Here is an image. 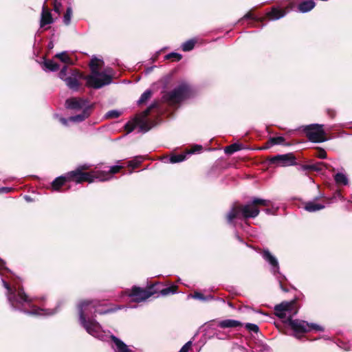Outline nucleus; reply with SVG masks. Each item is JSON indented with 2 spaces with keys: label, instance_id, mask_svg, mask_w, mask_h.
I'll return each instance as SVG.
<instances>
[{
  "label": "nucleus",
  "instance_id": "nucleus-16",
  "mask_svg": "<svg viewBox=\"0 0 352 352\" xmlns=\"http://www.w3.org/2000/svg\"><path fill=\"white\" fill-rule=\"evenodd\" d=\"M110 338L114 343L113 348L115 352H133L132 349L129 346L115 336L111 335Z\"/></svg>",
  "mask_w": 352,
  "mask_h": 352
},
{
  "label": "nucleus",
  "instance_id": "nucleus-32",
  "mask_svg": "<svg viewBox=\"0 0 352 352\" xmlns=\"http://www.w3.org/2000/svg\"><path fill=\"white\" fill-rule=\"evenodd\" d=\"M195 45V41L189 40L184 43L182 45V50L184 52L190 51L193 49Z\"/></svg>",
  "mask_w": 352,
  "mask_h": 352
},
{
  "label": "nucleus",
  "instance_id": "nucleus-44",
  "mask_svg": "<svg viewBox=\"0 0 352 352\" xmlns=\"http://www.w3.org/2000/svg\"><path fill=\"white\" fill-rule=\"evenodd\" d=\"M10 191H11L10 188L2 187L0 188V192L7 193V192H9Z\"/></svg>",
  "mask_w": 352,
  "mask_h": 352
},
{
  "label": "nucleus",
  "instance_id": "nucleus-48",
  "mask_svg": "<svg viewBox=\"0 0 352 352\" xmlns=\"http://www.w3.org/2000/svg\"><path fill=\"white\" fill-rule=\"evenodd\" d=\"M243 19H254V18L253 17V16L251 13H248L243 16Z\"/></svg>",
  "mask_w": 352,
  "mask_h": 352
},
{
  "label": "nucleus",
  "instance_id": "nucleus-4",
  "mask_svg": "<svg viewBox=\"0 0 352 352\" xmlns=\"http://www.w3.org/2000/svg\"><path fill=\"white\" fill-rule=\"evenodd\" d=\"M270 204V200L253 198L251 202L245 205L234 206L227 214V221L229 223H233L235 219L254 218L260 212L258 206H268Z\"/></svg>",
  "mask_w": 352,
  "mask_h": 352
},
{
  "label": "nucleus",
  "instance_id": "nucleus-20",
  "mask_svg": "<svg viewBox=\"0 0 352 352\" xmlns=\"http://www.w3.org/2000/svg\"><path fill=\"white\" fill-rule=\"evenodd\" d=\"M100 73L103 74L104 76L99 75V77L97 79L98 80V82L99 84L100 83H104L106 82V80H104L106 77H104V76H107L109 78V84H111V82L112 81V77L114 75L113 69L111 68H110V67H107L104 71L100 72Z\"/></svg>",
  "mask_w": 352,
  "mask_h": 352
},
{
  "label": "nucleus",
  "instance_id": "nucleus-22",
  "mask_svg": "<svg viewBox=\"0 0 352 352\" xmlns=\"http://www.w3.org/2000/svg\"><path fill=\"white\" fill-rule=\"evenodd\" d=\"M286 14V12L283 10H279L276 8H273L272 11L268 12L267 16L271 20H277L283 17Z\"/></svg>",
  "mask_w": 352,
  "mask_h": 352
},
{
  "label": "nucleus",
  "instance_id": "nucleus-23",
  "mask_svg": "<svg viewBox=\"0 0 352 352\" xmlns=\"http://www.w3.org/2000/svg\"><path fill=\"white\" fill-rule=\"evenodd\" d=\"M89 116V108L83 109L82 112L78 115L71 116L69 120L74 122H80L85 120Z\"/></svg>",
  "mask_w": 352,
  "mask_h": 352
},
{
  "label": "nucleus",
  "instance_id": "nucleus-12",
  "mask_svg": "<svg viewBox=\"0 0 352 352\" xmlns=\"http://www.w3.org/2000/svg\"><path fill=\"white\" fill-rule=\"evenodd\" d=\"M69 74V76L65 79V84L69 89L74 91L78 90L80 87L78 80L80 79H85V76H83L77 69H70Z\"/></svg>",
  "mask_w": 352,
  "mask_h": 352
},
{
  "label": "nucleus",
  "instance_id": "nucleus-40",
  "mask_svg": "<svg viewBox=\"0 0 352 352\" xmlns=\"http://www.w3.org/2000/svg\"><path fill=\"white\" fill-rule=\"evenodd\" d=\"M182 55L178 54V53H175V52H172V53H170L168 54H167L166 56V58L167 59H170V58H175V60H179L182 59Z\"/></svg>",
  "mask_w": 352,
  "mask_h": 352
},
{
  "label": "nucleus",
  "instance_id": "nucleus-9",
  "mask_svg": "<svg viewBox=\"0 0 352 352\" xmlns=\"http://www.w3.org/2000/svg\"><path fill=\"white\" fill-rule=\"evenodd\" d=\"M261 254L263 258L270 265L271 272L274 276H276L281 289L284 292H287V289H285L282 285V281L285 278V277L279 272V264L277 258L273 256L268 250H264Z\"/></svg>",
  "mask_w": 352,
  "mask_h": 352
},
{
  "label": "nucleus",
  "instance_id": "nucleus-39",
  "mask_svg": "<svg viewBox=\"0 0 352 352\" xmlns=\"http://www.w3.org/2000/svg\"><path fill=\"white\" fill-rule=\"evenodd\" d=\"M120 116V112L117 110H111L106 113V117L108 118H116Z\"/></svg>",
  "mask_w": 352,
  "mask_h": 352
},
{
  "label": "nucleus",
  "instance_id": "nucleus-19",
  "mask_svg": "<svg viewBox=\"0 0 352 352\" xmlns=\"http://www.w3.org/2000/svg\"><path fill=\"white\" fill-rule=\"evenodd\" d=\"M314 201H310L305 203V209L310 212L320 210L325 208L324 204L316 203Z\"/></svg>",
  "mask_w": 352,
  "mask_h": 352
},
{
  "label": "nucleus",
  "instance_id": "nucleus-13",
  "mask_svg": "<svg viewBox=\"0 0 352 352\" xmlns=\"http://www.w3.org/2000/svg\"><path fill=\"white\" fill-rule=\"evenodd\" d=\"M153 295V293L138 287H133L129 296L133 298L135 302H142Z\"/></svg>",
  "mask_w": 352,
  "mask_h": 352
},
{
  "label": "nucleus",
  "instance_id": "nucleus-21",
  "mask_svg": "<svg viewBox=\"0 0 352 352\" xmlns=\"http://www.w3.org/2000/svg\"><path fill=\"white\" fill-rule=\"evenodd\" d=\"M315 6L316 3L312 0L304 1L298 5V9L300 12L305 13L311 10Z\"/></svg>",
  "mask_w": 352,
  "mask_h": 352
},
{
  "label": "nucleus",
  "instance_id": "nucleus-26",
  "mask_svg": "<svg viewBox=\"0 0 352 352\" xmlns=\"http://www.w3.org/2000/svg\"><path fill=\"white\" fill-rule=\"evenodd\" d=\"M334 179L336 183L338 185L342 184L346 186L349 184V179L347 176L342 173H338L334 176Z\"/></svg>",
  "mask_w": 352,
  "mask_h": 352
},
{
  "label": "nucleus",
  "instance_id": "nucleus-24",
  "mask_svg": "<svg viewBox=\"0 0 352 352\" xmlns=\"http://www.w3.org/2000/svg\"><path fill=\"white\" fill-rule=\"evenodd\" d=\"M67 181H68L67 175L56 178L52 183V188L54 190H58L60 187L62 186Z\"/></svg>",
  "mask_w": 352,
  "mask_h": 352
},
{
  "label": "nucleus",
  "instance_id": "nucleus-50",
  "mask_svg": "<svg viewBox=\"0 0 352 352\" xmlns=\"http://www.w3.org/2000/svg\"><path fill=\"white\" fill-rule=\"evenodd\" d=\"M5 268V262L0 259V270Z\"/></svg>",
  "mask_w": 352,
  "mask_h": 352
},
{
  "label": "nucleus",
  "instance_id": "nucleus-47",
  "mask_svg": "<svg viewBox=\"0 0 352 352\" xmlns=\"http://www.w3.org/2000/svg\"><path fill=\"white\" fill-rule=\"evenodd\" d=\"M201 150V146L197 145L194 147V149L190 152V153H193L195 152L199 151ZM188 154H190V153Z\"/></svg>",
  "mask_w": 352,
  "mask_h": 352
},
{
  "label": "nucleus",
  "instance_id": "nucleus-37",
  "mask_svg": "<svg viewBox=\"0 0 352 352\" xmlns=\"http://www.w3.org/2000/svg\"><path fill=\"white\" fill-rule=\"evenodd\" d=\"M192 297L194 298H196V299L201 300H210V299L213 298L212 296H208L207 297H204V295L199 292H195L192 296Z\"/></svg>",
  "mask_w": 352,
  "mask_h": 352
},
{
  "label": "nucleus",
  "instance_id": "nucleus-38",
  "mask_svg": "<svg viewBox=\"0 0 352 352\" xmlns=\"http://www.w3.org/2000/svg\"><path fill=\"white\" fill-rule=\"evenodd\" d=\"M245 327L248 331H252L254 333L258 332V330H259L258 327L256 324H252V323H246L245 324Z\"/></svg>",
  "mask_w": 352,
  "mask_h": 352
},
{
  "label": "nucleus",
  "instance_id": "nucleus-1",
  "mask_svg": "<svg viewBox=\"0 0 352 352\" xmlns=\"http://www.w3.org/2000/svg\"><path fill=\"white\" fill-rule=\"evenodd\" d=\"M3 287L7 289V298L11 307L25 314L35 316H51L56 309H41L32 305V298L24 292L23 289L14 284L11 287L4 279H1Z\"/></svg>",
  "mask_w": 352,
  "mask_h": 352
},
{
  "label": "nucleus",
  "instance_id": "nucleus-5",
  "mask_svg": "<svg viewBox=\"0 0 352 352\" xmlns=\"http://www.w3.org/2000/svg\"><path fill=\"white\" fill-rule=\"evenodd\" d=\"M90 165L85 164L78 166L74 170L67 173V177L68 181H74L76 183H82V182H88L92 183L96 180L103 181L107 177H104V173H96V170H93L89 173H84L83 170L89 169Z\"/></svg>",
  "mask_w": 352,
  "mask_h": 352
},
{
  "label": "nucleus",
  "instance_id": "nucleus-2",
  "mask_svg": "<svg viewBox=\"0 0 352 352\" xmlns=\"http://www.w3.org/2000/svg\"><path fill=\"white\" fill-rule=\"evenodd\" d=\"M98 302L96 300H84L78 305L79 322L80 325L91 336L104 340L107 338V333L102 329L100 324L89 316L93 314H104L114 311L116 309H107L100 311L98 309Z\"/></svg>",
  "mask_w": 352,
  "mask_h": 352
},
{
  "label": "nucleus",
  "instance_id": "nucleus-34",
  "mask_svg": "<svg viewBox=\"0 0 352 352\" xmlns=\"http://www.w3.org/2000/svg\"><path fill=\"white\" fill-rule=\"evenodd\" d=\"M72 15V9L71 7H68L67 8L66 12L64 14L63 16V22L65 25H69L71 21V18Z\"/></svg>",
  "mask_w": 352,
  "mask_h": 352
},
{
  "label": "nucleus",
  "instance_id": "nucleus-18",
  "mask_svg": "<svg viewBox=\"0 0 352 352\" xmlns=\"http://www.w3.org/2000/svg\"><path fill=\"white\" fill-rule=\"evenodd\" d=\"M243 323L239 320L226 319L219 322V327L221 328H234L238 327H242Z\"/></svg>",
  "mask_w": 352,
  "mask_h": 352
},
{
  "label": "nucleus",
  "instance_id": "nucleus-17",
  "mask_svg": "<svg viewBox=\"0 0 352 352\" xmlns=\"http://www.w3.org/2000/svg\"><path fill=\"white\" fill-rule=\"evenodd\" d=\"M123 168L122 166L120 165H115L112 166L109 168L108 171L104 170H96V173H104V177H107L105 179H104L102 182L107 181L111 179L113 177V175L115 173H118L122 168Z\"/></svg>",
  "mask_w": 352,
  "mask_h": 352
},
{
  "label": "nucleus",
  "instance_id": "nucleus-33",
  "mask_svg": "<svg viewBox=\"0 0 352 352\" xmlns=\"http://www.w3.org/2000/svg\"><path fill=\"white\" fill-rule=\"evenodd\" d=\"M152 95V92L151 90L147 89L140 96V99L138 100L139 104H142L146 102Z\"/></svg>",
  "mask_w": 352,
  "mask_h": 352
},
{
  "label": "nucleus",
  "instance_id": "nucleus-28",
  "mask_svg": "<svg viewBox=\"0 0 352 352\" xmlns=\"http://www.w3.org/2000/svg\"><path fill=\"white\" fill-rule=\"evenodd\" d=\"M72 69L71 68H69L68 66H64L60 71L58 74L59 78L63 80L64 82L65 81V79L67 78V77L69 76V70Z\"/></svg>",
  "mask_w": 352,
  "mask_h": 352
},
{
  "label": "nucleus",
  "instance_id": "nucleus-8",
  "mask_svg": "<svg viewBox=\"0 0 352 352\" xmlns=\"http://www.w3.org/2000/svg\"><path fill=\"white\" fill-rule=\"evenodd\" d=\"M323 125L313 124L303 126L308 139L313 142H323L327 140L325 132L323 130Z\"/></svg>",
  "mask_w": 352,
  "mask_h": 352
},
{
  "label": "nucleus",
  "instance_id": "nucleus-35",
  "mask_svg": "<svg viewBox=\"0 0 352 352\" xmlns=\"http://www.w3.org/2000/svg\"><path fill=\"white\" fill-rule=\"evenodd\" d=\"M142 157H136L135 159L128 162V166L133 168H137L142 163Z\"/></svg>",
  "mask_w": 352,
  "mask_h": 352
},
{
  "label": "nucleus",
  "instance_id": "nucleus-31",
  "mask_svg": "<svg viewBox=\"0 0 352 352\" xmlns=\"http://www.w3.org/2000/svg\"><path fill=\"white\" fill-rule=\"evenodd\" d=\"M177 287L175 285L168 287L166 288H164L160 291V294L162 296H167L171 294H175L177 293Z\"/></svg>",
  "mask_w": 352,
  "mask_h": 352
},
{
  "label": "nucleus",
  "instance_id": "nucleus-46",
  "mask_svg": "<svg viewBox=\"0 0 352 352\" xmlns=\"http://www.w3.org/2000/svg\"><path fill=\"white\" fill-rule=\"evenodd\" d=\"M59 120H60V122L63 124H64V125H65V126H67V125L68 122L69 121V119H66V118H60L59 119Z\"/></svg>",
  "mask_w": 352,
  "mask_h": 352
},
{
  "label": "nucleus",
  "instance_id": "nucleus-29",
  "mask_svg": "<svg viewBox=\"0 0 352 352\" xmlns=\"http://www.w3.org/2000/svg\"><path fill=\"white\" fill-rule=\"evenodd\" d=\"M241 149V146L237 144H232L225 148V153L228 155H231L234 152L239 151Z\"/></svg>",
  "mask_w": 352,
  "mask_h": 352
},
{
  "label": "nucleus",
  "instance_id": "nucleus-49",
  "mask_svg": "<svg viewBox=\"0 0 352 352\" xmlns=\"http://www.w3.org/2000/svg\"><path fill=\"white\" fill-rule=\"evenodd\" d=\"M328 114L330 117L333 118L335 116V112L332 110H328Z\"/></svg>",
  "mask_w": 352,
  "mask_h": 352
},
{
  "label": "nucleus",
  "instance_id": "nucleus-52",
  "mask_svg": "<svg viewBox=\"0 0 352 352\" xmlns=\"http://www.w3.org/2000/svg\"><path fill=\"white\" fill-rule=\"evenodd\" d=\"M24 198H25V199L27 201H28V202H30V201H32V199L30 196H28V195H25V196L24 197Z\"/></svg>",
  "mask_w": 352,
  "mask_h": 352
},
{
  "label": "nucleus",
  "instance_id": "nucleus-15",
  "mask_svg": "<svg viewBox=\"0 0 352 352\" xmlns=\"http://www.w3.org/2000/svg\"><path fill=\"white\" fill-rule=\"evenodd\" d=\"M54 23V19L52 18L51 11L47 8L46 6V1L44 2L42 7V12L41 14L40 27L47 30L49 28L45 27L46 25L52 24Z\"/></svg>",
  "mask_w": 352,
  "mask_h": 352
},
{
  "label": "nucleus",
  "instance_id": "nucleus-14",
  "mask_svg": "<svg viewBox=\"0 0 352 352\" xmlns=\"http://www.w3.org/2000/svg\"><path fill=\"white\" fill-rule=\"evenodd\" d=\"M67 109L73 110L86 109L89 108L88 102L82 98H73L67 99L65 102Z\"/></svg>",
  "mask_w": 352,
  "mask_h": 352
},
{
  "label": "nucleus",
  "instance_id": "nucleus-11",
  "mask_svg": "<svg viewBox=\"0 0 352 352\" xmlns=\"http://www.w3.org/2000/svg\"><path fill=\"white\" fill-rule=\"evenodd\" d=\"M271 164L279 166H289L296 164V157L289 153L283 155H276L270 159Z\"/></svg>",
  "mask_w": 352,
  "mask_h": 352
},
{
  "label": "nucleus",
  "instance_id": "nucleus-42",
  "mask_svg": "<svg viewBox=\"0 0 352 352\" xmlns=\"http://www.w3.org/2000/svg\"><path fill=\"white\" fill-rule=\"evenodd\" d=\"M318 157L321 159H325L327 157V153L324 150L320 149L318 151Z\"/></svg>",
  "mask_w": 352,
  "mask_h": 352
},
{
  "label": "nucleus",
  "instance_id": "nucleus-25",
  "mask_svg": "<svg viewBox=\"0 0 352 352\" xmlns=\"http://www.w3.org/2000/svg\"><path fill=\"white\" fill-rule=\"evenodd\" d=\"M54 58L59 59L62 63H65L67 65L74 64L73 60L69 57L67 52H62L60 53H58L54 56Z\"/></svg>",
  "mask_w": 352,
  "mask_h": 352
},
{
  "label": "nucleus",
  "instance_id": "nucleus-53",
  "mask_svg": "<svg viewBox=\"0 0 352 352\" xmlns=\"http://www.w3.org/2000/svg\"><path fill=\"white\" fill-rule=\"evenodd\" d=\"M237 239L240 241H242V240L241 239V238L239 236H236Z\"/></svg>",
  "mask_w": 352,
  "mask_h": 352
},
{
  "label": "nucleus",
  "instance_id": "nucleus-36",
  "mask_svg": "<svg viewBox=\"0 0 352 352\" xmlns=\"http://www.w3.org/2000/svg\"><path fill=\"white\" fill-rule=\"evenodd\" d=\"M285 142V139L283 137H275L270 139V142L272 145L281 144Z\"/></svg>",
  "mask_w": 352,
  "mask_h": 352
},
{
  "label": "nucleus",
  "instance_id": "nucleus-7",
  "mask_svg": "<svg viewBox=\"0 0 352 352\" xmlns=\"http://www.w3.org/2000/svg\"><path fill=\"white\" fill-rule=\"evenodd\" d=\"M102 65L103 61L98 59L97 58L94 57L91 60L89 63L91 74L85 76V80H86L87 87L94 89H100L105 85H109V80L107 76H105L106 78L104 80H106V82L104 83L99 84L98 82L97 79L98 78L99 75H102V74L100 73L99 69L101 68ZM102 76L104 75L102 74Z\"/></svg>",
  "mask_w": 352,
  "mask_h": 352
},
{
  "label": "nucleus",
  "instance_id": "nucleus-43",
  "mask_svg": "<svg viewBox=\"0 0 352 352\" xmlns=\"http://www.w3.org/2000/svg\"><path fill=\"white\" fill-rule=\"evenodd\" d=\"M318 165H316V164H314V165H310V166H304V169H311V170H320V168H319L318 167Z\"/></svg>",
  "mask_w": 352,
  "mask_h": 352
},
{
  "label": "nucleus",
  "instance_id": "nucleus-6",
  "mask_svg": "<svg viewBox=\"0 0 352 352\" xmlns=\"http://www.w3.org/2000/svg\"><path fill=\"white\" fill-rule=\"evenodd\" d=\"M157 105V103L151 104L139 117L135 118V120L131 122H127L125 124V129L127 131V133L133 131L136 126H139L140 131L144 133L147 132L153 127L155 125V122L147 119V116L151 109L155 108Z\"/></svg>",
  "mask_w": 352,
  "mask_h": 352
},
{
  "label": "nucleus",
  "instance_id": "nucleus-51",
  "mask_svg": "<svg viewBox=\"0 0 352 352\" xmlns=\"http://www.w3.org/2000/svg\"><path fill=\"white\" fill-rule=\"evenodd\" d=\"M265 212L267 214H274V212H272V210L269 209V208L265 209Z\"/></svg>",
  "mask_w": 352,
  "mask_h": 352
},
{
  "label": "nucleus",
  "instance_id": "nucleus-27",
  "mask_svg": "<svg viewBox=\"0 0 352 352\" xmlns=\"http://www.w3.org/2000/svg\"><path fill=\"white\" fill-rule=\"evenodd\" d=\"M44 66L47 69L52 72L57 71L59 69V65L53 60H45Z\"/></svg>",
  "mask_w": 352,
  "mask_h": 352
},
{
  "label": "nucleus",
  "instance_id": "nucleus-30",
  "mask_svg": "<svg viewBox=\"0 0 352 352\" xmlns=\"http://www.w3.org/2000/svg\"><path fill=\"white\" fill-rule=\"evenodd\" d=\"M188 154H178V155H173L170 157V162L171 163H178L181 162L186 160V155Z\"/></svg>",
  "mask_w": 352,
  "mask_h": 352
},
{
  "label": "nucleus",
  "instance_id": "nucleus-3",
  "mask_svg": "<svg viewBox=\"0 0 352 352\" xmlns=\"http://www.w3.org/2000/svg\"><path fill=\"white\" fill-rule=\"evenodd\" d=\"M294 302H283L274 307L275 314L281 319H286V322L294 330L296 335L307 331H323L324 328L318 324L308 323L304 320H292V316L297 313L294 309Z\"/></svg>",
  "mask_w": 352,
  "mask_h": 352
},
{
  "label": "nucleus",
  "instance_id": "nucleus-41",
  "mask_svg": "<svg viewBox=\"0 0 352 352\" xmlns=\"http://www.w3.org/2000/svg\"><path fill=\"white\" fill-rule=\"evenodd\" d=\"M192 342L188 341L180 349L179 352H188L191 347Z\"/></svg>",
  "mask_w": 352,
  "mask_h": 352
},
{
  "label": "nucleus",
  "instance_id": "nucleus-54",
  "mask_svg": "<svg viewBox=\"0 0 352 352\" xmlns=\"http://www.w3.org/2000/svg\"><path fill=\"white\" fill-rule=\"evenodd\" d=\"M151 69H152V68H148V69H147V73H148V72H149L151 70Z\"/></svg>",
  "mask_w": 352,
  "mask_h": 352
},
{
  "label": "nucleus",
  "instance_id": "nucleus-10",
  "mask_svg": "<svg viewBox=\"0 0 352 352\" xmlns=\"http://www.w3.org/2000/svg\"><path fill=\"white\" fill-rule=\"evenodd\" d=\"M188 92V87L186 85H181L173 90L166 93L163 96V99L170 104H175L184 100Z\"/></svg>",
  "mask_w": 352,
  "mask_h": 352
},
{
  "label": "nucleus",
  "instance_id": "nucleus-45",
  "mask_svg": "<svg viewBox=\"0 0 352 352\" xmlns=\"http://www.w3.org/2000/svg\"><path fill=\"white\" fill-rule=\"evenodd\" d=\"M60 3H57L56 2H54V9L55 12L59 13L60 12Z\"/></svg>",
  "mask_w": 352,
  "mask_h": 352
}]
</instances>
